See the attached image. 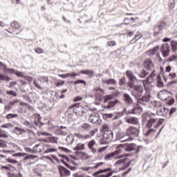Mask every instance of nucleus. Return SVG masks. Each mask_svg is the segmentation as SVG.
<instances>
[{
	"instance_id": "4",
	"label": "nucleus",
	"mask_w": 177,
	"mask_h": 177,
	"mask_svg": "<svg viewBox=\"0 0 177 177\" xmlns=\"http://www.w3.org/2000/svg\"><path fill=\"white\" fill-rule=\"evenodd\" d=\"M68 110L73 109V113L78 115L79 117H84L86 113H88V109L82 106L81 103H75L68 107Z\"/></svg>"
},
{
	"instance_id": "41",
	"label": "nucleus",
	"mask_w": 177,
	"mask_h": 177,
	"mask_svg": "<svg viewBox=\"0 0 177 177\" xmlns=\"http://www.w3.org/2000/svg\"><path fill=\"white\" fill-rule=\"evenodd\" d=\"M73 149L76 151L85 150V144L79 143Z\"/></svg>"
},
{
	"instance_id": "18",
	"label": "nucleus",
	"mask_w": 177,
	"mask_h": 177,
	"mask_svg": "<svg viewBox=\"0 0 177 177\" xmlns=\"http://www.w3.org/2000/svg\"><path fill=\"white\" fill-rule=\"evenodd\" d=\"M139 20V17H125L124 19V24L126 26H129V24H132L133 23H136Z\"/></svg>"
},
{
	"instance_id": "61",
	"label": "nucleus",
	"mask_w": 177,
	"mask_h": 177,
	"mask_svg": "<svg viewBox=\"0 0 177 177\" xmlns=\"http://www.w3.org/2000/svg\"><path fill=\"white\" fill-rule=\"evenodd\" d=\"M113 99V95H107L104 100V103H107L109 100H111Z\"/></svg>"
},
{
	"instance_id": "7",
	"label": "nucleus",
	"mask_w": 177,
	"mask_h": 177,
	"mask_svg": "<svg viewBox=\"0 0 177 177\" xmlns=\"http://www.w3.org/2000/svg\"><path fill=\"white\" fill-rule=\"evenodd\" d=\"M154 77H156V71H153L148 77L142 80L143 86L146 92H150L151 84H153V81H154Z\"/></svg>"
},
{
	"instance_id": "58",
	"label": "nucleus",
	"mask_w": 177,
	"mask_h": 177,
	"mask_svg": "<svg viewBox=\"0 0 177 177\" xmlns=\"http://www.w3.org/2000/svg\"><path fill=\"white\" fill-rule=\"evenodd\" d=\"M6 161L7 162H10V164H17V160L15 159L7 158Z\"/></svg>"
},
{
	"instance_id": "17",
	"label": "nucleus",
	"mask_w": 177,
	"mask_h": 177,
	"mask_svg": "<svg viewBox=\"0 0 177 177\" xmlns=\"http://www.w3.org/2000/svg\"><path fill=\"white\" fill-rule=\"evenodd\" d=\"M100 118V116L99 115V113L93 112L90 115L88 121L89 122H91V124H96L97 121H99Z\"/></svg>"
},
{
	"instance_id": "64",
	"label": "nucleus",
	"mask_w": 177,
	"mask_h": 177,
	"mask_svg": "<svg viewBox=\"0 0 177 177\" xmlns=\"http://www.w3.org/2000/svg\"><path fill=\"white\" fill-rule=\"evenodd\" d=\"M9 177H21V174H10Z\"/></svg>"
},
{
	"instance_id": "36",
	"label": "nucleus",
	"mask_w": 177,
	"mask_h": 177,
	"mask_svg": "<svg viewBox=\"0 0 177 177\" xmlns=\"http://www.w3.org/2000/svg\"><path fill=\"white\" fill-rule=\"evenodd\" d=\"M80 74H85L86 75H89V77H93L94 72L91 70H82L80 72Z\"/></svg>"
},
{
	"instance_id": "34",
	"label": "nucleus",
	"mask_w": 177,
	"mask_h": 177,
	"mask_svg": "<svg viewBox=\"0 0 177 177\" xmlns=\"http://www.w3.org/2000/svg\"><path fill=\"white\" fill-rule=\"evenodd\" d=\"M46 143H57V138L56 137H48L44 140Z\"/></svg>"
},
{
	"instance_id": "14",
	"label": "nucleus",
	"mask_w": 177,
	"mask_h": 177,
	"mask_svg": "<svg viewBox=\"0 0 177 177\" xmlns=\"http://www.w3.org/2000/svg\"><path fill=\"white\" fill-rule=\"evenodd\" d=\"M103 92H104V90L99 87H96L92 90V93L95 95L97 100H100L102 99V93H103Z\"/></svg>"
},
{
	"instance_id": "39",
	"label": "nucleus",
	"mask_w": 177,
	"mask_h": 177,
	"mask_svg": "<svg viewBox=\"0 0 177 177\" xmlns=\"http://www.w3.org/2000/svg\"><path fill=\"white\" fill-rule=\"evenodd\" d=\"M136 149V145L134 144H130L125 148L126 151H133Z\"/></svg>"
},
{
	"instance_id": "35",
	"label": "nucleus",
	"mask_w": 177,
	"mask_h": 177,
	"mask_svg": "<svg viewBox=\"0 0 177 177\" xmlns=\"http://www.w3.org/2000/svg\"><path fill=\"white\" fill-rule=\"evenodd\" d=\"M170 45H171V51L174 52V53L177 52V41L175 40H172L170 42Z\"/></svg>"
},
{
	"instance_id": "50",
	"label": "nucleus",
	"mask_w": 177,
	"mask_h": 177,
	"mask_svg": "<svg viewBox=\"0 0 177 177\" xmlns=\"http://www.w3.org/2000/svg\"><path fill=\"white\" fill-rule=\"evenodd\" d=\"M38 81H40V82H43L44 84L48 83V79L46 77H40L38 79Z\"/></svg>"
},
{
	"instance_id": "21",
	"label": "nucleus",
	"mask_w": 177,
	"mask_h": 177,
	"mask_svg": "<svg viewBox=\"0 0 177 177\" xmlns=\"http://www.w3.org/2000/svg\"><path fill=\"white\" fill-rule=\"evenodd\" d=\"M157 114L158 115H160L162 117H167V115H168V113H169V109L165 108V107H161V108H159L158 110H157Z\"/></svg>"
},
{
	"instance_id": "37",
	"label": "nucleus",
	"mask_w": 177,
	"mask_h": 177,
	"mask_svg": "<svg viewBox=\"0 0 177 177\" xmlns=\"http://www.w3.org/2000/svg\"><path fill=\"white\" fill-rule=\"evenodd\" d=\"M81 128L82 129V131H91L92 127L91 126V124H88V123H84L82 126Z\"/></svg>"
},
{
	"instance_id": "6",
	"label": "nucleus",
	"mask_w": 177,
	"mask_h": 177,
	"mask_svg": "<svg viewBox=\"0 0 177 177\" xmlns=\"http://www.w3.org/2000/svg\"><path fill=\"white\" fill-rule=\"evenodd\" d=\"M121 153H122V149H118L113 152L105 155L104 159L106 160H111L113 158H114L115 160H120V158H124V157H128V156H129L128 154L120 155L121 154Z\"/></svg>"
},
{
	"instance_id": "31",
	"label": "nucleus",
	"mask_w": 177,
	"mask_h": 177,
	"mask_svg": "<svg viewBox=\"0 0 177 177\" xmlns=\"http://www.w3.org/2000/svg\"><path fill=\"white\" fill-rule=\"evenodd\" d=\"M117 103H120L118 100H115V101H111L108 103L107 105L104 106V109H113Z\"/></svg>"
},
{
	"instance_id": "55",
	"label": "nucleus",
	"mask_w": 177,
	"mask_h": 177,
	"mask_svg": "<svg viewBox=\"0 0 177 177\" xmlns=\"http://www.w3.org/2000/svg\"><path fill=\"white\" fill-rule=\"evenodd\" d=\"M35 52H36V53H38L39 55H41V54L44 53V49L37 47V48H35Z\"/></svg>"
},
{
	"instance_id": "54",
	"label": "nucleus",
	"mask_w": 177,
	"mask_h": 177,
	"mask_svg": "<svg viewBox=\"0 0 177 177\" xmlns=\"http://www.w3.org/2000/svg\"><path fill=\"white\" fill-rule=\"evenodd\" d=\"M102 117H103L104 120H107V118H111L113 117V114L112 113H104L102 115Z\"/></svg>"
},
{
	"instance_id": "47",
	"label": "nucleus",
	"mask_w": 177,
	"mask_h": 177,
	"mask_svg": "<svg viewBox=\"0 0 177 177\" xmlns=\"http://www.w3.org/2000/svg\"><path fill=\"white\" fill-rule=\"evenodd\" d=\"M147 75H149V72L142 70L139 73L140 78H145Z\"/></svg>"
},
{
	"instance_id": "32",
	"label": "nucleus",
	"mask_w": 177,
	"mask_h": 177,
	"mask_svg": "<svg viewBox=\"0 0 177 177\" xmlns=\"http://www.w3.org/2000/svg\"><path fill=\"white\" fill-rule=\"evenodd\" d=\"M142 37H143V35H142L140 32L138 31L134 38H133L132 40L131 41V44H135V42H136L137 41H139V39H140V38H142Z\"/></svg>"
},
{
	"instance_id": "38",
	"label": "nucleus",
	"mask_w": 177,
	"mask_h": 177,
	"mask_svg": "<svg viewBox=\"0 0 177 177\" xmlns=\"http://www.w3.org/2000/svg\"><path fill=\"white\" fill-rule=\"evenodd\" d=\"M19 105L23 106L24 107L25 110H32V106L31 105L28 104V103L21 102L19 103Z\"/></svg>"
},
{
	"instance_id": "2",
	"label": "nucleus",
	"mask_w": 177,
	"mask_h": 177,
	"mask_svg": "<svg viewBox=\"0 0 177 177\" xmlns=\"http://www.w3.org/2000/svg\"><path fill=\"white\" fill-rule=\"evenodd\" d=\"M165 122V119L162 118H160L159 120L157 118H151L150 120H149L146 127L149 129L145 133V136H149V135H151V133H156V132H157V128H158V127H160V125H162ZM154 124H156V125H154ZM153 125H154L155 129H150L151 128V127H153Z\"/></svg>"
},
{
	"instance_id": "53",
	"label": "nucleus",
	"mask_w": 177,
	"mask_h": 177,
	"mask_svg": "<svg viewBox=\"0 0 177 177\" xmlns=\"http://www.w3.org/2000/svg\"><path fill=\"white\" fill-rule=\"evenodd\" d=\"M107 46H115L117 45V42H115V41L113 40V41H107Z\"/></svg>"
},
{
	"instance_id": "56",
	"label": "nucleus",
	"mask_w": 177,
	"mask_h": 177,
	"mask_svg": "<svg viewBox=\"0 0 177 177\" xmlns=\"http://www.w3.org/2000/svg\"><path fill=\"white\" fill-rule=\"evenodd\" d=\"M124 162H125V160L120 159L115 162V165H121V164H124Z\"/></svg>"
},
{
	"instance_id": "28",
	"label": "nucleus",
	"mask_w": 177,
	"mask_h": 177,
	"mask_svg": "<svg viewBox=\"0 0 177 177\" xmlns=\"http://www.w3.org/2000/svg\"><path fill=\"white\" fill-rule=\"evenodd\" d=\"M75 138H77V139H81L82 140H86L88 139H91V136L89 134L87 135H82L81 133H75Z\"/></svg>"
},
{
	"instance_id": "26",
	"label": "nucleus",
	"mask_w": 177,
	"mask_h": 177,
	"mask_svg": "<svg viewBox=\"0 0 177 177\" xmlns=\"http://www.w3.org/2000/svg\"><path fill=\"white\" fill-rule=\"evenodd\" d=\"M123 97H124V100L125 103H127V104H132V103H133V100H132V97H131V96L129 95V94L124 93Z\"/></svg>"
},
{
	"instance_id": "8",
	"label": "nucleus",
	"mask_w": 177,
	"mask_h": 177,
	"mask_svg": "<svg viewBox=\"0 0 177 177\" xmlns=\"http://www.w3.org/2000/svg\"><path fill=\"white\" fill-rule=\"evenodd\" d=\"M107 172H109V173H108L106 174H101L100 175V174H104V173H107ZM113 172L111 171V168L108 167L106 169L98 170L97 171L93 173V176H97V175H99L98 177H111V176H113Z\"/></svg>"
},
{
	"instance_id": "27",
	"label": "nucleus",
	"mask_w": 177,
	"mask_h": 177,
	"mask_svg": "<svg viewBox=\"0 0 177 177\" xmlns=\"http://www.w3.org/2000/svg\"><path fill=\"white\" fill-rule=\"evenodd\" d=\"M158 49H160V46H156L151 50H149L147 53L149 56H154L157 52H158Z\"/></svg>"
},
{
	"instance_id": "25",
	"label": "nucleus",
	"mask_w": 177,
	"mask_h": 177,
	"mask_svg": "<svg viewBox=\"0 0 177 177\" xmlns=\"http://www.w3.org/2000/svg\"><path fill=\"white\" fill-rule=\"evenodd\" d=\"M45 149L46 150L44 152L45 154H48L49 153H55L57 151V149L56 148H50V145H46Z\"/></svg>"
},
{
	"instance_id": "63",
	"label": "nucleus",
	"mask_w": 177,
	"mask_h": 177,
	"mask_svg": "<svg viewBox=\"0 0 177 177\" xmlns=\"http://www.w3.org/2000/svg\"><path fill=\"white\" fill-rule=\"evenodd\" d=\"M125 82H126L125 77H122V79L120 80L119 84L120 85H125Z\"/></svg>"
},
{
	"instance_id": "24",
	"label": "nucleus",
	"mask_w": 177,
	"mask_h": 177,
	"mask_svg": "<svg viewBox=\"0 0 177 177\" xmlns=\"http://www.w3.org/2000/svg\"><path fill=\"white\" fill-rule=\"evenodd\" d=\"M126 75L127 78H129V81H136V76L133 75V72H132V71H127Z\"/></svg>"
},
{
	"instance_id": "11",
	"label": "nucleus",
	"mask_w": 177,
	"mask_h": 177,
	"mask_svg": "<svg viewBox=\"0 0 177 177\" xmlns=\"http://www.w3.org/2000/svg\"><path fill=\"white\" fill-rule=\"evenodd\" d=\"M132 93L135 97H140L143 93V87L140 86H133Z\"/></svg>"
},
{
	"instance_id": "1",
	"label": "nucleus",
	"mask_w": 177,
	"mask_h": 177,
	"mask_svg": "<svg viewBox=\"0 0 177 177\" xmlns=\"http://www.w3.org/2000/svg\"><path fill=\"white\" fill-rule=\"evenodd\" d=\"M80 158V160H88L89 157L88 156V153L85 152H77L75 156H71L70 157L65 156V159L68 162V163L65 164L66 167L71 169V171H75L77 168L74 166H71V165H78L77 161H78Z\"/></svg>"
},
{
	"instance_id": "9",
	"label": "nucleus",
	"mask_w": 177,
	"mask_h": 177,
	"mask_svg": "<svg viewBox=\"0 0 177 177\" xmlns=\"http://www.w3.org/2000/svg\"><path fill=\"white\" fill-rule=\"evenodd\" d=\"M45 146L46 145L44 144H38L35 146L32 149L30 148H26V150L30 153H41V151L45 150Z\"/></svg>"
},
{
	"instance_id": "19",
	"label": "nucleus",
	"mask_w": 177,
	"mask_h": 177,
	"mask_svg": "<svg viewBox=\"0 0 177 177\" xmlns=\"http://www.w3.org/2000/svg\"><path fill=\"white\" fill-rule=\"evenodd\" d=\"M150 93H149L144 95L141 98L138 100V104L145 105L146 103H149V102H150Z\"/></svg>"
},
{
	"instance_id": "15",
	"label": "nucleus",
	"mask_w": 177,
	"mask_h": 177,
	"mask_svg": "<svg viewBox=\"0 0 177 177\" xmlns=\"http://www.w3.org/2000/svg\"><path fill=\"white\" fill-rule=\"evenodd\" d=\"M58 169L61 177H67L71 175L70 171L63 166H59Z\"/></svg>"
},
{
	"instance_id": "46",
	"label": "nucleus",
	"mask_w": 177,
	"mask_h": 177,
	"mask_svg": "<svg viewBox=\"0 0 177 177\" xmlns=\"http://www.w3.org/2000/svg\"><path fill=\"white\" fill-rule=\"evenodd\" d=\"M69 84H74L75 85H78V84H83V85H86V82H85V80H78L75 82H69Z\"/></svg>"
},
{
	"instance_id": "52",
	"label": "nucleus",
	"mask_w": 177,
	"mask_h": 177,
	"mask_svg": "<svg viewBox=\"0 0 177 177\" xmlns=\"http://www.w3.org/2000/svg\"><path fill=\"white\" fill-rule=\"evenodd\" d=\"M6 93L7 95H10L11 96H13L14 97H16V96H17V93L13 91H7Z\"/></svg>"
},
{
	"instance_id": "49",
	"label": "nucleus",
	"mask_w": 177,
	"mask_h": 177,
	"mask_svg": "<svg viewBox=\"0 0 177 177\" xmlns=\"http://www.w3.org/2000/svg\"><path fill=\"white\" fill-rule=\"evenodd\" d=\"M35 158H38V156L28 155L24 157V160H35Z\"/></svg>"
},
{
	"instance_id": "30",
	"label": "nucleus",
	"mask_w": 177,
	"mask_h": 177,
	"mask_svg": "<svg viewBox=\"0 0 177 177\" xmlns=\"http://www.w3.org/2000/svg\"><path fill=\"white\" fill-rule=\"evenodd\" d=\"M127 138H128V136H127V133L122 132V131H118L116 134V139H118V140L123 139L125 140L127 139Z\"/></svg>"
},
{
	"instance_id": "33",
	"label": "nucleus",
	"mask_w": 177,
	"mask_h": 177,
	"mask_svg": "<svg viewBox=\"0 0 177 177\" xmlns=\"http://www.w3.org/2000/svg\"><path fill=\"white\" fill-rule=\"evenodd\" d=\"M127 122L133 125H137L139 123V120L136 118H129L127 120Z\"/></svg>"
},
{
	"instance_id": "48",
	"label": "nucleus",
	"mask_w": 177,
	"mask_h": 177,
	"mask_svg": "<svg viewBox=\"0 0 177 177\" xmlns=\"http://www.w3.org/2000/svg\"><path fill=\"white\" fill-rule=\"evenodd\" d=\"M177 60V54L171 55L168 59L167 62H176Z\"/></svg>"
},
{
	"instance_id": "20",
	"label": "nucleus",
	"mask_w": 177,
	"mask_h": 177,
	"mask_svg": "<svg viewBox=\"0 0 177 177\" xmlns=\"http://www.w3.org/2000/svg\"><path fill=\"white\" fill-rule=\"evenodd\" d=\"M103 164H104V162H100L97 163L94 167H82L81 169L86 172H91V171H93V169H97V168H99V167H102Z\"/></svg>"
},
{
	"instance_id": "40",
	"label": "nucleus",
	"mask_w": 177,
	"mask_h": 177,
	"mask_svg": "<svg viewBox=\"0 0 177 177\" xmlns=\"http://www.w3.org/2000/svg\"><path fill=\"white\" fill-rule=\"evenodd\" d=\"M15 133H17V135H23V133H26V131L20 127H15Z\"/></svg>"
},
{
	"instance_id": "51",
	"label": "nucleus",
	"mask_w": 177,
	"mask_h": 177,
	"mask_svg": "<svg viewBox=\"0 0 177 177\" xmlns=\"http://www.w3.org/2000/svg\"><path fill=\"white\" fill-rule=\"evenodd\" d=\"M16 117H17V114L9 113L6 115V118L10 120V118H16Z\"/></svg>"
},
{
	"instance_id": "29",
	"label": "nucleus",
	"mask_w": 177,
	"mask_h": 177,
	"mask_svg": "<svg viewBox=\"0 0 177 177\" xmlns=\"http://www.w3.org/2000/svg\"><path fill=\"white\" fill-rule=\"evenodd\" d=\"M132 114H140L143 113V109L137 104L131 111Z\"/></svg>"
},
{
	"instance_id": "44",
	"label": "nucleus",
	"mask_w": 177,
	"mask_h": 177,
	"mask_svg": "<svg viewBox=\"0 0 177 177\" xmlns=\"http://www.w3.org/2000/svg\"><path fill=\"white\" fill-rule=\"evenodd\" d=\"M157 86H158L159 88H162V86H164V84L162 83V82L161 81V76L160 75H158L157 76Z\"/></svg>"
},
{
	"instance_id": "3",
	"label": "nucleus",
	"mask_w": 177,
	"mask_h": 177,
	"mask_svg": "<svg viewBox=\"0 0 177 177\" xmlns=\"http://www.w3.org/2000/svg\"><path fill=\"white\" fill-rule=\"evenodd\" d=\"M140 131L136 127L130 126L126 129L127 139L122 140V142H131L132 138H138Z\"/></svg>"
},
{
	"instance_id": "45",
	"label": "nucleus",
	"mask_w": 177,
	"mask_h": 177,
	"mask_svg": "<svg viewBox=\"0 0 177 177\" xmlns=\"http://www.w3.org/2000/svg\"><path fill=\"white\" fill-rule=\"evenodd\" d=\"M0 81H6V82H9V81H10V77H9V76L0 74Z\"/></svg>"
},
{
	"instance_id": "57",
	"label": "nucleus",
	"mask_w": 177,
	"mask_h": 177,
	"mask_svg": "<svg viewBox=\"0 0 177 177\" xmlns=\"http://www.w3.org/2000/svg\"><path fill=\"white\" fill-rule=\"evenodd\" d=\"M97 131H98L97 129H94L93 131H90V134H88L90 136V138H92V136H94L95 133H97Z\"/></svg>"
},
{
	"instance_id": "16",
	"label": "nucleus",
	"mask_w": 177,
	"mask_h": 177,
	"mask_svg": "<svg viewBox=\"0 0 177 177\" xmlns=\"http://www.w3.org/2000/svg\"><path fill=\"white\" fill-rule=\"evenodd\" d=\"M171 93L167 91V90H163L162 91H160L158 94V96L160 100H162V102H165L168 97H169V95Z\"/></svg>"
},
{
	"instance_id": "23",
	"label": "nucleus",
	"mask_w": 177,
	"mask_h": 177,
	"mask_svg": "<svg viewBox=\"0 0 177 177\" xmlns=\"http://www.w3.org/2000/svg\"><path fill=\"white\" fill-rule=\"evenodd\" d=\"M102 82L106 85H117V81L114 79L102 80Z\"/></svg>"
},
{
	"instance_id": "10",
	"label": "nucleus",
	"mask_w": 177,
	"mask_h": 177,
	"mask_svg": "<svg viewBox=\"0 0 177 177\" xmlns=\"http://www.w3.org/2000/svg\"><path fill=\"white\" fill-rule=\"evenodd\" d=\"M169 49H170V47L169 44L165 43L162 44L160 47V52L163 57H168V56H169V52H170Z\"/></svg>"
},
{
	"instance_id": "59",
	"label": "nucleus",
	"mask_w": 177,
	"mask_h": 177,
	"mask_svg": "<svg viewBox=\"0 0 177 177\" xmlns=\"http://www.w3.org/2000/svg\"><path fill=\"white\" fill-rule=\"evenodd\" d=\"M33 84H34L35 86H36V88H37L38 89H44V88H42L39 85V83H38V82L37 80H35Z\"/></svg>"
},
{
	"instance_id": "43",
	"label": "nucleus",
	"mask_w": 177,
	"mask_h": 177,
	"mask_svg": "<svg viewBox=\"0 0 177 177\" xmlns=\"http://www.w3.org/2000/svg\"><path fill=\"white\" fill-rule=\"evenodd\" d=\"M10 26L15 30H19V28H20V24L16 21H14L10 23Z\"/></svg>"
},
{
	"instance_id": "5",
	"label": "nucleus",
	"mask_w": 177,
	"mask_h": 177,
	"mask_svg": "<svg viewBox=\"0 0 177 177\" xmlns=\"http://www.w3.org/2000/svg\"><path fill=\"white\" fill-rule=\"evenodd\" d=\"M102 131L104 132L102 140L104 143L109 144L113 140V131L109 128V125L103 124Z\"/></svg>"
},
{
	"instance_id": "60",
	"label": "nucleus",
	"mask_w": 177,
	"mask_h": 177,
	"mask_svg": "<svg viewBox=\"0 0 177 177\" xmlns=\"http://www.w3.org/2000/svg\"><path fill=\"white\" fill-rule=\"evenodd\" d=\"M174 113H176V108L173 107L170 109L169 112V115L171 117V115H172V114H174Z\"/></svg>"
},
{
	"instance_id": "22",
	"label": "nucleus",
	"mask_w": 177,
	"mask_h": 177,
	"mask_svg": "<svg viewBox=\"0 0 177 177\" xmlns=\"http://www.w3.org/2000/svg\"><path fill=\"white\" fill-rule=\"evenodd\" d=\"M95 146H96V141H95V140H92L88 142V147L92 153H96L97 151V150L95 149Z\"/></svg>"
},
{
	"instance_id": "62",
	"label": "nucleus",
	"mask_w": 177,
	"mask_h": 177,
	"mask_svg": "<svg viewBox=\"0 0 177 177\" xmlns=\"http://www.w3.org/2000/svg\"><path fill=\"white\" fill-rule=\"evenodd\" d=\"M0 138H8V136L6 134V133H5V131H2L0 132Z\"/></svg>"
},
{
	"instance_id": "42",
	"label": "nucleus",
	"mask_w": 177,
	"mask_h": 177,
	"mask_svg": "<svg viewBox=\"0 0 177 177\" xmlns=\"http://www.w3.org/2000/svg\"><path fill=\"white\" fill-rule=\"evenodd\" d=\"M152 106H153V107L155 109H161L162 107V105L161 104V102L160 101H153L152 102Z\"/></svg>"
},
{
	"instance_id": "13",
	"label": "nucleus",
	"mask_w": 177,
	"mask_h": 177,
	"mask_svg": "<svg viewBox=\"0 0 177 177\" xmlns=\"http://www.w3.org/2000/svg\"><path fill=\"white\" fill-rule=\"evenodd\" d=\"M143 66L147 71H151L154 68V64H153V61L150 59V58H147L144 60Z\"/></svg>"
},
{
	"instance_id": "12",
	"label": "nucleus",
	"mask_w": 177,
	"mask_h": 177,
	"mask_svg": "<svg viewBox=\"0 0 177 177\" xmlns=\"http://www.w3.org/2000/svg\"><path fill=\"white\" fill-rule=\"evenodd\" d=\"M167 28V23L159 21H158L156 25L154 26L153 30L154 31H156L158 30V31L156 32V34H159V32H161V31H162V30H164V28Z\"/></svg>"
}]
</instances>
